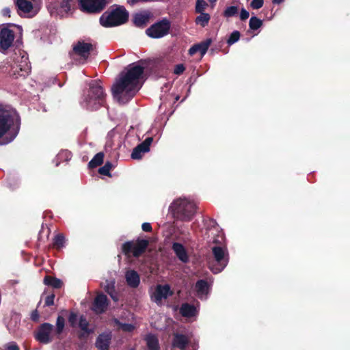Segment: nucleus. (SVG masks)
<instances>
[{"mask_svg":"<svg viewBox=\"0 0 350 350\" xmlns=\"http://www.w3.org/2000/svg\"><path fill=\"white\" fill-rule=\"evenodd\" d=\"M129 67L111 88L113 96L121 104L128 103L138 92L139 79L144 72V67L140 65L132 64Z\"/></svg>","mask_w":350,"mask_h":350,"instance_id":"obj_1","label":"nucleus"},{"mask_svg":"<svg viewBox=\"0 0 350 350\" xmlns=\"http://www.w3.org/2000/svg\"><path fill=\"white\" fill-rule=\"evenodd\" d=\"M21 124L20 115L15 109L0 105V139L8 133L6 143L12 142L19 133Z\"/></svg>","mask_w":350,"mask_h":350,"instance_id":"obj_2","label":"nucleus"},{"mask_svg":"<svg viewBox=\"0 0 350 350\" xmlns=\"http://www.w3.org/2000/svg\"><path fill=\"white\" fill-rule=\"evenodd\" d=\"M106 96L100 82L96 80L92 81L89 84V88L83 92V103L88 109L97 110L105 106Z\"/></svg>","mask_w":350,"mask_h":350,"instance_id":"obj_3","label":"nucleus"},{"mask_svg":"<svg viewBox=\"0 0 350 350\" xmlns=\"http://www.w3.org/2000/svg\"><path fill=\"white\" fill-rule=\"evenodd\" d=\"M129 18V13L124 5L113 4L100 16L99 23L105 28L114 27L125 24Z\"/></svg>","mask_w":350,"mask_h":350,"instance_id":"obj_4","label":"nucleus"},{"mask_svg":"<svg viewBox=\"0 0 350 350\" xmlns=\"http://www.w3.org/2000/svg\"><path fill=\"white\" fill-rule=\"evenodd\" d=\"M170 209L175 219L189 221L196 213V206L193 202L180 198L173 202Z\"/></svg>","mask_w":350,"mask_h":350,"instance_id":"obj_5","label":"nucleus"},{"mask_svg":"<svg viewBox=\"0 0 350 350\" xmlns=\"http://www.w3.org/2000/svg\"><path fill=\"white\" fill-rule=\"evenodd\" d=\"M148 245V240L138 238L135 241H129L124 243L122 245V252L127 258H139L145 253Z\"/></svg>","mask_w":350,"mask_h":350,"instance_id":"obj_6","label":"nucleus"},{"mask_svg":"<svg viewBox=\"0 0 350 350\" xmlns=\"http://www.w3.org/2000/svg\"><path fill=\"white\" fill-rule=\"evenodd\" d=\"M112 0H79L80 10L88 14L102 13Z\"/></svg>","mask_w":350,"mask_h":350,"instance_id":"obj_7","label":"nucleus"},{"mask_svg":"<svg viewBox=\"0 0 350 350\" xmlns=\"http://www.w3.org/2000/svg\"><path fill=\"white\" fill-rule=\"evenodd\" d=\"M171 23L167 18L154 23L146 30V34L152 38H160L170 32Z\"/></svg>","mask_w":350,"mask_h":350,"instance_id":"obj_8","label":"nucleus"},{"mask_svg":"<svg viewBox=\"0 0 350 350\" xmlns=\"http://www.w3.org/2000/svg\"><path fill=\"white\" fill-rule=\"evenodd\" d=\"M212 253L217 265L212 267L211 270L214 273L221 272L228 265L229 255L227 250L221 246H214L212 247Z\"/></svg>","mask_w":350,"mask_h":350,"instance_id":"obj_9","label":"nucleus"},{"mask_svg":"<svg viewBox=\"0 0 350 350\" xmlns=\"http://www.w3.org/2000/svg\"><path fill=\"white\" fill-rule=\"evenodd\" d=\"M54 329V326L49 323L41 324L35 333V338L37 341L42 344H49L52 341L51 334Z\"/></svg>","mask_w":350,"mask_h":350,"instance_id":"obj_10","label":"nucleus"},{"mask_svg":"<svg viewBox=\"0 0 350 350\" xmlns=\"http://www.w3.org/2000/svg\"><path fill=\"white\" fill-rule=\"evenodd\" d=\"M14 32L8 27L0 29V52L5 53L13 44Z\"/></svg>","mask_w":350,"mask_h":350,"instance_id":"obj_11","label":"nucleus"},{"mask_svg":"<svg viewBox=\"0 0 350 350\" xmlns=\"http://www.w3.org/2000/svg\"><path fill=\"white\" fill-rule=\"evenodd\" d=\"M94 46L91 43L85 42L83 40H79L73 46V52L77 55L86 61L89 57L91 53L94 51Z\"/></svg>","mask_w":350,"mask_h":350,"instance_id":"obj_12","label":"nucleus"},{"mask_svg":"<svg viewBox=\"0 0 350 350\" xmlns=\"http://www.w3.org/2000/svg\"><path fill=\"white\" fill-rule=\"evenodd\" d=\"M109 304V301L107 299V297L105 294L100 293L95 297L92 303V310L96 314H101L106 312Z\"/></svg>","mask_w":350,"mask_h":350,"instance_id":"obj_13","label":"nucleus"},{"mask_svg":"<svg viewBox=\"0 0 350 350\" xmlns=\"http://www.w3.org/2000/svg\"><path fill=\"white\" fill-rule=\"evenodd\" d=\"M152 16V13L150 10H143L135 13L132 21L135 27L144 28L148 25Z\"/></svg>","mask_w":350,"mask_h":350,"instance_id":"obj_14","label":"nucleus"},{"mask_svg":"<svg viewBox=\"0 0 350 350\" xmlns=\"http://www.w3.org/2000/svg\"><path fill=\"white\" fill-rule=\"evenodd\" d=\"M112 335L111 332H103L96 338L95 346L98 350H109Z\"/></svg>","mask_w":350,"mask_h":350,"instance_id":"obj_15","label":"nucleus"},{"mask_svg":"<svg viewBox=\"0 0 350 350\" xmlns=\"http://www.w3.org/2000/svg\"><path fill=\"white\" fill-rule=\"evenodd\" d=\"M172 294L173 293L168 284H159L154 293V301L157 303L161 302L163 299H167L168 296H171Z\"/></svg>","mask_w":350,"mask_h":350,"instance_id":"obj_16","label":"nucleus"},{"mask_svg":"<svg viewBox=\"0 0 350 350\" xmlns=\"http://www.w3.org/2000/svg\"><path fill=\"white\" fill-rule=\"evenodd\" d=\"M189 343V339L187 336L183 334L174 333L172 347L180 350H185Z\"/></svg>","mask_w":350,"mask_h":350,"instance_id":"obj_17","label":"nucleus"},{"mask_svg":"<svg viewBox=\"0 0 350 350\" xmlns=\"http://www.w3.org/2000/svg\"><path fill=\"white\" fill-rule=\"evenodd\" d=\"M212 43L211 38H208L206 40L200 42V43L193 44L189 49V54L190 55H193L196 53L200 52L201 55L203 56L208 49V47Z\"/></svg>","mask_w":350,"mask_h":350,"instance_id":"obj_18","label":"nucleus"},{"mask_svg":"<svg viewBox=\"0 0 350 350\" xmlns=\"http://www.w3.org/2000/svg\"><path fill=\"white\" fill-rule=\"evenodd\" d=\"M172 250L176 255L177 258L183 262L189 261V256L184 246L180 243L175 242L172 244Z\"/></svg>","mask_w":350,"mask_h":350,"instance_id":"obj_19","label":"nucleus"},{"mask_svg":"<svg viewBox=\"0 0 350 350\" xmlns=\"http://www.w3.org/2000/svg\"><path fill=\"white\" fill-rule=\"evenodd\" d=\"M210 285L205 280H198L195 285V290L199 298L206 295L208 293Z\"/></svg>","mask_w":350,"mask_h":350,"instance_id":"obj_20","label":"nucleus"},{"mask_svg":"<svg viewBox=\"0 0 350 350\" xmlns=\"http://www.w3.org/2000/svg\"><path fill=\"white\" fill-rule=\"evenodd\" d=\"M31 66L25 63L24 65H16L12 68V75L16 78L25 77L30 72Z\"/></svg>","mask_w":350,"mask_h":350,"instance_id":"obj_21","label":"nucleus"},{"mask_svg":"<svg viewBox=\"0 0 350 350\" xmlns=\"http://www.w3.org/2000/svg\"><path fill=\"white\" fill-rule=\"evenodd\" d=\"M125 278L127 284L132 287L136 288L139 286L140 282L139 275L135 270H130L126 273Z\"/></svg>","mask_w":350,"mask_h":350,"instance_id":"obj_22","label":"nucleus"},{"mask_svg":"<svg viewBox=\"0 0 350 350\" xmlns=\"http://www.w3.org/2000/svg\"><path fill=\"white\" fill-rule=\"evenodd\" d=\"M180 313L184 317L191 318L196 315V308L188 303L183 304L180 308Z\"/></svg>","mask_w":350,"mask_h":350,"instance_id":"obj_23","label":"nucleus"},{"mask_svg":"<svg viewBox=\"0 0 350 350\" xmlns=\"http://www.w3.org/2000/svg\"><path fill=\"white\" fill-rule=\"evenodd\" d=\"M89 322L87 321L85 317L81 315L79 317V327H80L81 331L83 332V333L79 335L80 338L84 337V334L86 336H88L89 334L94 332V329L89 328Z\"/></svg>","mask_w":350,"mask_h":350,"instance_id":"obj_24","label":"nucleus"},{"mask_svg":"<svg viewBox=\"0 0 350 350\" xmlns=\"http://www.w3.org/2000/svg\"><path fill=\"white\" fill-rule=\"evenodd\" d=\"M43 283L46 286H49L57 289L62 288L63 285V282L60 279L49 275H45Z\"/></svg>","mask_w":350,"mask_h":350,"instance_id":"obj_25","label":"nucleus"},{"mask_svg":"<svg viewBox=\"0 0 350 350\" xmlns=\"http://www.w3.org/2000/svg\"><path fill=\"white\" fill-rule=\"evenodd\" d=\"M148 350H160L157 337L153 334H148L145 338Z\"/></svg>","mask_w":350,"mask_h":350,"instance_id":"obj_26","label":"nucleus"},{"mask_svg":"<svg viewBox=\"0 0 350 350\" xmlns=\"http://www.w3.org/2000/svg\"><path fill=\"white\" fill-rule=\"evenodd\" d=\"M16 5L18 10L25 14L29 13L33 9V4L28 0H16Z\"/></svg>","mask_w":350,"mask_h":350,"instance_id":"obj_27","label":"nucleus"},{"mask_svg":"<svg viewBox=\"0 0 350 350\" xmlns=\"http://www.w3.org/2000/svg\"><path fill=\"white\" fill-rule=\"evenodd\" d=\"M66 238L62 233L56 234L53 239L51 247L57 250H60L65 247Z\"/></svg>","mask_w":350,"mask_h":350,"instance_id":"obj_28","label":"nucleus"},{"mask_svg":"<svg viewBox=\"0 0 350 350\" xmlns=\"http://www.w3.org/2000/svg\"><path fill=\"white\" fill-rule=\"evenodd\" d=\"M104 153L102 152H98L94 155L92 159L88 163V167L90 169H94L100 166L103 163Z\"/></svg>","mask_w":350,"mask_h":350,"instance_id":"obj_29","label":"nucleus"},{"mask_svg":"<svg viewBox=\"0 0 350 350\" xmlns=\"http://www.w3.org/2000/svg\"><path fill=\"white\" fill-rule=\"evenodd\" d=\"M195 19V23L197 25H200L201 27H206L211 19V16L208 13L202 12Z\"/></svg>","mask_w":350,"mask_h":350,"instance_id":"obj_30","label":"nucleus"},{"mask_svg":"<svg viewBox=\"0 0 350 350\" xmlns=\"http://www.w3.org/2000/svg\"><path fill=\"white\" fill-rule=\"evenodd\" d=\"M105 291L111 297V298L115 301L119 300V297L116 291L114 283L107 284L105 288Z\"/></svg>","mask_w":350,"mask_h":350,"instance_id":"obj_31","label":"nucleus"},{"mask_svg":"<svg viewBox=\"0 0 350 350\" xmlns=\"http://www.w3.org/2000/svg\"><path fill=\"white\" fill-rule=\"evenodd\" d=\"M65 327V319L62 316L59 315L56 320V327L55 329V333L56 335H60L64 329Z\"/></svg>","mask_w":350,"mask_h":350,"instance_id":"obj_32","label":"nucleus"},{"mask_svg":"<svg viewBox=\"0 0 350 350\" xmlns=\"http://www.w3.org/2000/svg\"><path fill=\"white\" fill-rule=\"evenodd\" d=\"M262 25V21L256 16H252L250 19L249 27L252 30H257Z\"/></svg>","mask_w":350,"mask_h":350,"instance_id":"obj_33","label":"nucleus"},{"mask_svg":"<svg viewBox=\"0 0 350 350\" xmlns=\"http://www.w3.org/2000/svg\"><path fill=\"white\" fill-rule=\"evenodd\" d=\"M113 167V164L110 161H107L103 166L99 168L98 173L101 175L111 176L110 170Z\"/></svg>","mask_w":350,"mask_h":350,"instance_id":"obj_34","label":"nucleus"},{"mask_svg":"<svg viewBox=\"0 0 350 350\" xmlns=\"http://www.w3.org/2000/svg\"><path fill=\"white\" fill-rule=\"evenodd\" d=\"M237 13L238 7L232 5L226 8L223 13V15L224 17L229 18L235 16Z\"/></svg>","mask_w":350,"mask_h":350,"instance_id":"obj_35","label":"nucleus"},{"mask_svg":"<svg viewBox=\"0 0 350 350\" xmlns=\"http://www.w3.org/2000/svg\"><path fill=\"white\" fill-rule=\"evenodd\" d=\"M241 33L239 31H234L227 40V44L230 46L237 42L240 39Z\"/></svg>","mask_w":350,"mask_h":350,"instance_id":"obj_36","label":"nucleus"},{"mask_svg":"<svg viewBox=\"0 0 350 350\" xmlns=\"http://www.w3.org/2000/svg\"><path fill=\"white\" fill-rule=\"evenodd\" d=\"M208 7V3L204 0H197L196 3L195 11L196 13L204 12V10Z\"/></svg>","mask_w":350,"mask_h":350,"instance_id":"obj_37","label":"nucleus"},{"mask_svg":"<svg viewBox=\"0 0 350 350\" xmlns=\"http://www.w3.org/2000/svg\"><path fill=\"white\" fill-rule=\"evenodd\" d=\"M153 141V138L151 137H147L144 142L140 143L138 146L144 152H147L150 150V146Z\"/></svg>","mask_w":350,"mask_h":350,"instance_id":"obj_38","label":"nucleus"},{"mask_svg":"<svg viewBox=\"0 0 350 350\" xmlns=\"http://www.w3.org/2000/svg\"><path fill=\"white\" fill-rule=\"evenodd\" d=\"M145 153L144 150H142V148L137 145L134 149L133 150V152L131 153V158L133 159H140L142 157V154Z\"/></svg>","mask_w":350,"mask_h":350,"instance_id":"obj_39","label":"nucleus"},{"mask_svg":"<svg viewBox=\"0 0 350 350\" xmlns=\"http://www.w3.org/2000/svg\"><path fill=\"white\" fill-rule=\"evenodd\" d=\"M116 323L118 324L119 327L124 332H131L135 329L134 325L131 323H122L117 320Z\"/></svg>","mask_w":350,"mask_h":350,"instance_id":"obj_40","label":"nucleus"},{"mask_svg":"<svg viewBox=\"0 0 350 350\" xmlns=\"http://www.w3.org/2000/svg\"><path fill=\"white\" fill-rule=\"evenodd\" d=\"M77 320L78 316L77 313L74 312H70V315L68 317V323L71 327H75L77 326Z\"/></svg>","mask_w":350,"mask_h":350,"instance_id":"obj_41","label":"nucleus"},{"mask_svg":"<svg viewBox=\"0 0 350 350\" xmlns=\"http://www.w3.org/2000/svg\"><path fill=\"white\" fill-rule=\"evenodd\" d=\"M72 0H60L59 6L62 8L65 12H68L70 10Z\"/></svg>","mask_w":350,"mask_h":350,"instance_id":"obj_42","label":"nucleus"},{"mask_svg":"<svg viewBox=\"0 0 350 350\" xmlns=\"http://www.w3.org/2000/svg\"><path fill=\"white\" fill-rule=\"evenodd\" d=\"M264 0H252L250 5L253 9H260L263 6Z\"/></svg>","mask_w":350,"mask_h":350,"instance_id":"obj_43","label":"nucleus"},{"mask_svg":"<svg viewBox=\"0 0 350 350\" xmlns=\"http://www.w3.org/2000/svg\"><path fill=\"white\" fill-rule=\"evenodd\" d=\"M55 295L53 293L48 295L45 298L44 306H51L54 304Z\"/></svg>","mask_w":350,"mask_h":350,"instance_id":"obj_44","label":"nucleus"},{"mask_svg":"<svg viewBox=\"0 0 350 350\" xmlns=\"http://www.w3.org/2000/svg\"><path fill=\"white\" fill-rule=\"evenodd\" d=\"M185 70V67L183 64H179L175 66L174 69V73L180 75L183 73Z\"/></svg>","mask_w":350,"mask_h":350,"instance_id":"obj_45","label":"nucleus"},{"mask_svg":"<svg viewBox=\"0 0 350 350\" xmlns=\"http://www.w3.org/2000/svg\"><path fill=\"white\" fill-rule=\"evenodd\" d=\"M250 13L245 9L242 8L240 12V18L241 21H245L249 18Z\"/></svg>","mask_w":350,"mask_h":350,"instance_id":"obj_46","label":"nucleus"},{"mask_svg":"<svg viewBox=\"0 0 350 350\" xmlns=\"http://www.w3.org/2000/svg\"><path fill=\"white\" fill-rule=\"evenodd\" d=\"M142 228L143 231L147 232H150L152 230L151 224L148 222L143 223L142 225Z\"/></svg>","mask_w":350,"mask_h":350,"instance_id":"obj_47","label":"nucleus"},{"mask_svg":"<svg viewBox=\"0 0 350 350\" xmlns=\"http://www.w3.org/2000/svg\"><path fill=\"white\" fill-rule=\"evenodd\" d=\"M31 319L33 321H38L39 319V314L37 310H33L31 314Z\"/></svg>","mask_w":350,"mask_h":350,"instance_id":"obj_48","label":"nucleus"},{"mask_svg":"<svg viewBox=\"0 0 350 350\" xmlns=\"http://www.w3.org/2000/svg\"><path fill=\"white\" fill-rule=\"evenodd\" d=\"M8 350H20L16 342H12L8 346Z\"/></svg>","mask_w":350,"mask_h":350,"instance_id":"obj_49","label":"nucleus"},{"mask_svg":"<svg viewBox=\"0 0 350 350\" xmlns=\"http://www.w3.org/2000/svg\"><path fill=\"white\" fill-rule=\"evenodd\" d=\"M140 1H142V0H128V2L131 5H135Z\"/></svg>","mask_w":350,"mask_h":350,"instance_id":"obj_50","label":"nucleus"},{"mask_svg":"<svg viewBox=\"0 0 350 350\" xmlns=\"http://www.w3.org/2000/svg\"><path fill=\"white\" fill-rule=\"evenodd\" d=\"M284 0H272V3L273 4H280L282 3Z\"/></svg>","mask_w":350,"mask_h":350,"instance_id":"obj_51","label":"nucleus"},{"mask_svg":"<svg viewBox=\"0 0 350 350\" xmlns=\"http://www.w3.org/2000/svg\"><path fill=\"white\" fill-rule=\"evenodd\" d=\"M217 0H209L211 3H214Z\"/></svg>","mask_w":350,"mask_h":350,"instance_id":"obj_52","label":"nucleus"},{"mask_svg":"<svg viewBox=\"0 0 350 350\" xmlns=\"http://www.w3.org/2000/svg\"><path fill=\"white\" fill-rule=\"evenodd\" d=\"M3 11H4V12H10L8 9H7V10H4Z\"/></svg>","mask_w":350,"mask_h":350,"instance_id":"obj_53","label":"nucleus"}]
</instances>
